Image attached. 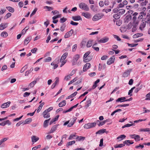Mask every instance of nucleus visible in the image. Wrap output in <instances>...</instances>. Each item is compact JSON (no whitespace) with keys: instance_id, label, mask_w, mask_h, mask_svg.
<instances>
[{"instance_id":"f257e3e1","label":"nucleus","mask_w":150,"mask_h":150,"mask_svg":"<svg viewBox=\"0 0 150 150\" xmlns=\"http://www.w3.org/2000/svg\"><path fill=\"white\" fill-rule=\"evenodd\" d=\"M91 53L90 51H88L86 52L83 57V61L84 62H87L90 61L92 59L93 56L91 55H89Z\"/></svg>"},{"instance_id":"f03ea898","label":"nucleus","mask_w":150,"mask_h":150,"mask_svg":"<svg viewBox=\"0 0 150 150\" xmlns=\"http://www.w3.org/2000/svg\"><path fill=\"white\" fill-rule=\"evenodd\" d=\"M104 16V15L102 13H98L95 15L93 17L92 20L96 21L100 19Z\"/></svg>"},{"instance_id":"7ed1b4c3","label":"nucleus","mask_w":150,"mask_h":150,"mask_svg":"<svg viewBox=\"0 0 150 150\" xmlns=\"http://www.w3.org/2000/svg\"><path fill=\"white\" fill-rule=\"evenodd\" d=\"M79 7L80 8L86 11H88L89 9L88 6L83 3H82L79 4Z\"/></svg>"},{"instance_id":"20e7f679","label":"nucleus","mask_w":150,"mask_h":150,"mask_svg":"<svg viewBox=\"0 0 150 150\" xmlns=\"http://www.w3.org/2000/svg\"><path fill=\"white\" fill-rule=\"evenodd\" d=\"M130 137L134 139L136 142H138L140 140V137L139 135L136 134H130L129 135Z\"/></svg>"},{"instance_id":"39448f33","label":"nucleus","mask_w":150,"mask_h":150,"mask_svg":"<svg viewBox=\"0 0 150 150\" xmlns=\"http://www.w3.org/2000/svg\"><path fill=\"white\" fill-rule=\"evenodd\" d=\"M80 57V56L79 54H77L74 56L72 61V65H73L76 64L77 61Z\"/></svg>"},{"instance_id":"423d86ee","label":"nucleus","mask_w":150,"mask_h":150,"mask_svg":"<svg viewBox=\"0 0 150 150\" xmlns=\"http://www.w3.org/2000/svg\"><path fill=\"white\" fill-rule=\"evenodd\" d=\"M133 17L132 18V20L133 21V23L134 24H138L139 23V19L140 17H141V15H139L137 19L136 16H133Z\"/></svg>"},{"instance_id":"0eeeda50","label":"nucleus","mask_w":150,"mask_h":150,"mask_svg":"<svg viewBox=\"0 0 150 150\" xmlns=\"http://www.w3.org/2000/svg\"><path fill=\"white\" fill-rule=\"evenodd\" d=\"M132 18V16L131 15H127L124 19V22L125 23H127L131 20Z\"/></svg>"},{"instance_id":"6e6552de","label":"nucleus","mask_w":150,"mask_h":150,"mask_svg":"<svg viewBox=\"0 0 150 150\" xmlns=\"http://www.w3.org/2000/svg\"><path fill=\"white\" fill-rule=\"evenodd\" d=\"M74 32V30L73 29H71L69 31L67 32L64 35V37L65 38H66L69 37L71 36Z\"/></svg>"},{"instance_id":"1a4fd4ad","label":"nucleus","mask_w":150,"mask_h":150,"mask_svg":"<svg viewBox=\"0 0 150 150\" xmlns=\"http://www.w3.org/2000/svg\"><path fill=\"white\" fill-rule=\"evenodd\" d=\"M147 10L146 8L145 7H143L142 8V10H141V16L143 17H146V13ZM143 17H141V18H142Z\"/></svg>"},{"instance_id":"9d476101","label":"nucleus","mask_w":150,"mask_h":150,"mask_svg":"<svg viewBox=\"0 0 150 150\" xmlns=\"http://www.w3.org/2000/svg\"><path fill=\"white\" fill-rule=\"evenodd\" d=\"M132 70V69L127 70L125 71L123 74L122 76L124 77H126L128 76L130 74V72Z\"/></svg>"},{"instance_id":"9b49d317","label":"nucleus","mask_w":150,"mask_h":150,"mask_svg":"<svg viewBox=\"0 0 150 150\" xmlns=\"http://www.w3.org/2000/svg\"><path fill=\"white\" fill-rule=\"evenodd\" d=\"M109 40V38H108L105 37L99 40L98 42L100 43H105L107 42Z\"/></svg>"},{"instance_id":"f8f14e48","label":"nucleus","mask_w":150,"mask_h":150,"mask_svg":"<svg viewBox=\"0 0 150 150\" xmlns=\"http://www.w3.org/2000/svg\"><path fill=\"white\" fill-rule=\"evenodd\" d=\"M115 57L113 56L112 57H110L107 62V64L108 65H110L114 63L115 60Z\"/></svg>"},{"instance_id":"ddd939ff","label":"nucleus","mask_w":150,"mask_h":150,"mask_svg":"<svg viewBox=\"0 0 150 150\" xmlns=\"http://www.w3.org/2000/svg\"><path fill=\"white\" fill-rule=\"evenodd\" d=\"M82 15L84 16L85 18H88L90 19L91 18V14L88 13H85L83 12L82 13Z\"/></svg>"},{"instance_id":"4468645a","label":"nucleus","mask_w":150,"mask_h":150,"mask_svg":"<svg viewBox=\"0 0 150 150\" xmlns=\"http://www.w3.org/2000/svg\"><path fill=\"white\" fill-rule=\"evenodd\" d=\"M68 54V53L67 52L64 53L61 57L60 59V62H63L65 61L64 60L67 56Z\"/></svg>"},{"instance_id":"2eb2a0df","label":"nucleus","mask_w":150,"mask_h":150,"mask_svg":"<svg viewBox=\"0 0 150 150\" xmlns=\"http://www.w3.org/2000/svg\"><path fill=\"white\" fill-rule=\"evenodd\" d=\"M10 103L11 102L10 101H8L6 103L2 104L1 105V108H8L9 106Z\"/></svg>"},{"instance_id":"dca6fc26","label":"nucleus","mask_w":150,"mask_h":150,"mask_svg":"<svg viewBox=\"0 0 150 150\" xmlns=\"http://www.w3.org/2000/svg\"><path fill=\"white\" fill-rule=\"evenodd\" d=\"M91 66V64L89 63H86L84 66L83 69V71H86L87 69H88Z\"/></svg>"},{"instance_id":"f3484780","label":"nucleus","mask_w":150,"mask_h":150,"mask_svg":"<svg viewBox=\"0 0 150 150\" xmlns=\"http://www.w3.org/2000/svg\"><path fill=\"white\" fill-rule=\"evenodd\" d=\"M72 18L74 21H79L80 20H82V18L79 16H73Z\"/></svg>"},{"instance_id":"a211bd4d","label":"nucleus","mask_w":150,"mask_h":150,"mask_svg":"<svg viewBox=\"0 0 150 150\" xmlns=\"http://www.w3.org/2000/svg\"><path fill=\"white\" fill-rule=\"evenodd\" d=\"M59 125H56L53 126L51 128V130L49 133L51 134L53 133L56 130L57 126Z\"/></svg>"},{"instance_id":"6ab92c4d","label":"nucleus","mask_w":150,"mask_h":150,"mask_svg":"<svg viewBox=\"0 0 150 150\" xmlns=\"http://www.w3.org/2000/svg\"><path fill=\"white\" fill-rule=\"evenodd\" d=\"M31 39L32 37L31 36L28 37L25 39L24 41V45H26L28 44L31 40Z\"/></svg>"},{"instance_id":"aec40b11","label":"nucleus","mask_w":150,"mask_h":150,"mask_svg":"<svg viewBox=\"0 0 150 150\" xmlns=\"http://www.w3.org/2000/svg\"><path fill=\"white\" fill-rule=\"evenodd\" d=\"M39 80V79H36L34 81L30 83L28 85V86H29L30 88H32L33 87L35 84L36 83H37V81Z\"/></svg>"},{"instance_id":"412c9836","label":"nucleus","mask_w":150,"mask_h":150,"mask_svg":"<svg viewBox=\"0 0 150 150\" xmlns=\"http://www.w3.org/2000/svg\"><path fill=\"white\" fill-rule=\"evenodd\" d=\"M146 22V19L145 18L144 19V18L141 22V30H142V28H144L145 26Z\"/></svg>"},{"instance_id":"4be33fe9","label":"nucleus","mask_w":150,"mask_h":150,"mask_svg":"<svg viewBox=\"0 0 150 150\" xmlns=\"http://www.w3.org/2000/svg\"><path fill=\"white\" fill-rule=\"evenodd\" d=\"M123 143L125 144H126L127 145L129 146L130 144H133L134 142L130 140H126L123 142Z\"/></svg>"},{"instance_id":"5701e85b","label":"nucleus","mask_w":150,"mask_h":150,"mask_svg":"<svg viewBox=\"0 0 150 150\" xmlns=\"http://www.w3.org/2000/svg\"><path fill=\"white\" fill-rule=\"evenodd\" d=\"M106 132V129H102L99 130L97 132L96 134H101L104 133Z\"/></svg>"},{"instance_id":"b1692460","label":"nucleus","mask_w":150,"mask_h":150,"mask_svg":"<svg viewBox=\"0 0 150 150\" xmlns=\"http://www.w3.org/2000/svg\"><path fill=\"white\" fill-rule=\"evenodd\" d=\"M50 120V118H49V119L47 120L44 121L43 125V127H44L45 128L48 126V125L49 121Z\"/></svg>"},{"instance_id":"393cba45","label":"nucleus","mask_w":150,"mask_h":150,"mask_svg":"<svg viewBox=\"0 0 150 150\" xmlns=\"http://www.w3.org/2000/svg\"><path fill=\"white\" fill-rule=\"evenodd\" d=\"M126 136L124 134H122L117 137V139L119 140V141H120L125 139Z\"/></svg>"},{"instance_id":"a878e982","label":"nucleus","mask_w":150,"mask_h":150,"mask_svg":"<svg viewBox=\"0 0 150 150\" xmlns=\"http://www.w3.org/2000/svg\"><path fill=\"white\" fill-rule=\"evenodd\" d=\"M7 27V24L1 23L0 25V30H2L4 29Z\"/></svg>"},{"instance_id":"bb28decb","label":"nucleus","mask_w":150,"mask_h":150,"mask_svg":"<svg viewBox=\"0 0 150 150\" xmlns=\"http://www.w3.org/2000/svg\"><path fill=\"white\" fill-rule=\"evenodd\" d=\"M56 80L55 82L52 84L51 86V88L52 89L54 88L56 86L57 84L59 83V79L58 78H56Z\"/></svg>"},{"instance_id":"cd10ccee","label":"nucleus","mask_w":150,"mask_h":150,"mask_svg":"<svg viewBox=\"0 0 150 150\" xmlns=\"http://www.w3.org/2000/svg\"><path fill=\"white\" fill-rule=\"evenodd\" d=\"M32 120L31 118H28L26 119L23 122V125L29 124L31 122Z\"/></svg>"},{"instance_id":"c85d7f7f","label":"nucleus","mask_w":150,"mask_h":150,"mask_svg":"<svg viewBox=\"0 0 150 150\" xmlns=\"http://www.w3.org/2000/svg\"><path fill=\"white\" fill-rule=\"evenodd\" d=\"M32 141L33 142H35L39 139L38 137H36L35 136H33L31 138Z\"/></svg>"},{"instance_id":"c756f323","label":"nucleus","mask_w":150,"mask_h":150,"mask_svg":"<svg viewBox=\"0 0 150 150\" xmlns=\"http://www.w3.org/2000/svg\"><path fill=\"white\" fill-rule=\"evenodd\" d=\"M66 103V101L64 100L61 102H60L59 104V107H61L65 106Z\"/></svg>"},{"instance_id":"7c9ffc66","label":"nucleus","mask_w":150,"mask_h":150,"mask_svg":"<svg viewBox=\"0 0 150 150\" xmlns=\"http://www.w3.org/2000/svg\"><path fill=\"white\" fill-rule=\"evenodd\" d=\"M125 145L124 144H116L114 146L115 148H121L124 146Z\"/></svg>"},{"instance_id":"2f4dec72","label":"nucleus","mask_w":150,"mask_h":150,"mask_svg":"<svg viewBox=\"0 0 150 150\" xmlns=\"http://www.w3.org/2000/svg\"><path fill=\"white\" fill-rule=\"evenodd\" d=\"M29 28V26H26L22 31L21 33L23 35H24L26 31Z\"/></svg>"},{"instance_id":"473e14b6","label":"nucleus","mask_w":150,"mask_h":150,"mask_svg":"<svg viewBox=\"0 0 150 150\" xmlns=\"http://www.w3.org/2000/svg\"><path fill=\"white\" fill-rule=\"evenodd\" d=\"M96 123L99 127H100L104 124L103 121L100 122L99 120H97Z\"/></svg>"},{"instance_id":"72a5a7b5","label":"nucleus","mask_w":150,"mask_h":150,"mask_svg":"<svg viewBox=\"0 0 150 150\" xmlns=\"http://www.w3.org/2000/svg\"><path fill=\"white\" fill-rule=\"evenodd\" d=\"M120 13H118L114 14L113 16V17L115 19H118L120 18Z\"/></svg>"},{"instance_id":"f704fd0d","label":"nucleus","mask_w":150,"mask_h":150,"mask_svg":"<svg viewBox=\"0 0 150 150\" xmlns=\"http://www.w3.org/2000/svg\"><path fill=\"white\" fill-rule=\"evenodd\" d=\"M43 115V117L45 118H47L50 117V115L49 113H44V112L42 113Z\"/></svg>"},{"instance_id":"c9c22d12","label":"nucleus","mask_w":150,"mask_h":150,"mask_svg":"<svg viewBox=\"0 0 150 150\" xmlns=\"http://www.w3.org/2000/svg\"><path fill=\"white\" fill-rule=\"evenodd\" d=\"M44 8L45 9H47V11H50L51 10H53L54 9L52 7L48 6H44Z\"/></svg>"},{"instance_id":"e433bc0d","label":"nucleus","mask_w":150,"mask_h":150,"mask_svg":"<svg viewBox=\"0 0 150 150\" xmlns=\"http://www.w3.org/2000/svg\"><path fill=\"white\" fill-rule=\"evenodd\" d=\"M1 36L4 38L8 36V34L7 33L6 31H4L2 32L1 34Z\"/></svg>"},{"instance_id":"4c0bfd02","label":"nucleus","mask_w":150,"mask_h":150,"mask_svg":"<svg viewBox=\"0 0 150 150\" xmlns=\"http://www.w3.org/2000/svg\"><path fill=\"white\" fill-rule=\"evenodd\" d=\"M6 8L10 12L13 13L14 12V9L10 6H8V7H6Z\"/></svg>"},{"instance_id":"58836bf2","label":"nucleus","mask_w":150,"mask_h":150,"mask_svg":"<svg viewBox=\"0 0 150 150\" xmlns=\"http://www.w3.org/2000/svg\"><path fill=\"white\" fill-rule=\"evenodd\" d=\"M75 141L73 140L71 142H69L67 144L66 146L68 147L69 146H71L73 144H74L75 143Z\"/></svg>"},{"instance_id":"ea45409f","label":"nucleus","mask_w":150,"mask_h":150,"mask_svg":"<svg viewBox=\"0 0 150 150\" xmlns=\"http://www.w3.org/2000/svg\"><path fill=\"white\" fill-rule=\"evenodd\" d=\"M53 109V108L52 107H50L47 109L45 110L44 112V113H48L50 111L52 110Z\"/></svg>"},{"instance_id":"a19ab883","label":"nucleus","mask_w":150,"mask_h":150,"mask_svg":"<svg viewBox=\"0 0 150 150\" xmlns=\"http://www.w3.org/2000/svg\"><path fill=\"white\" fill-rule=\"evenodd\" d=\"M92 40H89L87 42L86 44V46L87 47H90L92 46Z\"/></svg>"},{"instance_id":"79ce46f5","label":"nucleus","mask_w":150,"mask_h":150,"mask_svg":"<svg viewBox=\"0 0 150 150\" xmlns=\"http://www.w3.org/2000/svg\"><path fill=\"white\" fill-rule=\"evenodd\" d=\"M129 105V104H124L123 105H117L116 108H117L118 107H125L126 106H128Z\"/></svg>"},{"instance_id":"37998d69","label":"nucleus","mask_w":150,"mask_h":150,"mask_svg":"<svg viewBox=\"0 0 150 150\" xmlns=\"http://www.w3.org/2000/svg\"><path fill=\"white\" fill-rule=\"evenodd\" d=\"M135 87H134L132 88H131V89L129 91L128 94V95H130V96H132V94H131V93L132 92L133 90L134 89H135Z\"/></svg>"},{"instance_id":"c03bdc74","label":"nucleus","mask_w":150,"mask_h":150,"mask_svg":"<svg viewBox=\"0 0 150 150\" xmlns=\"http://www.w3.org/2000/svg\"><path fill=\"white\" fill-rule=\"evenodd\" d=\"M134 125V124L133 123L132 124H127L123 126L122 127V128H124L126 127H129L133 125Z\"/></svg>"},{"instance_id":"a18cd8bd","label":"nucleus","mask_w":150,"mask_h":150,"mask_svg":"<svg viewBox=\"0 0 150 150\" xmlns=\"http://www.w3.org/2000/svg\"><path fill=\"white\" fill-rule=\"evenodd\" d=\"M84 128L88 129L91 128L90 126V123L85 124L84 126Z\"/></svg>"},{"instance_id":"49530a36","label":"nucleus","mask_w":150,"mask_h":150,"mask_svg":"<svg viewBox=\"0 0 150 150\" xmlns=\"http://www.w3.org/2000/svg\"><path fill=\"white\" fill-rule=\"evenodd\" d=\"M52 60V58L51 57H49L44 59V62H49Z\"/></svg>"},{"instance_id":"de8ad7c7","label":"nucleus","mask_w":150,"mask_h":150,"mask_svg":"<svg viewBox=\"0 0 150 150\" xmlns=\"http://www.w3.org/2000/svg\"><path fill=\"white\" fill-rule=\"evenodd\" d=\"M133 27L132 29V32H134L137 29L136 27L138 24H134Z\"/></svg>"},{"instance_id":"09e8293b","label":"nucleus","mask_w":150,"mask_h":150,"mask_svg":"<svg viewBox=\"0 0 150 150\" xmlns=\"http://www.w3.org/2000/svg\"><path fill=\"white\" fill-rule=\"evenodd\" d=\"M77 91H76L73 93L70 96H69L68 97V98H70L73 97L75 96L77 94Z\"/></svg>"},{"instance_id":"8fccbe9b","label":"nucleus","mask_w":150,"mask_h":150,"mask_svg":"<svg viewBox=\"0 0 150 150\" xmlns=\"http://www.w3.org/2000/svg\"><path fill=\"white\" fill-rule=\"evenodd\" d=\"M125 10L124 9H119V13H120V14L122 15V14H123L125 12Z\"/></svg>"},{"instance_id":"3c124183","label":"nucleus","mask_w":150,"mask_h":150,"mask_svg":"<svg viewBox=\"0 0 150 150\" xmlns=\"http://www.w3.org/2000/svg\"><path fill=\"white\" fill-rule=\"evenodd\" d=\"M122 110L121 109H117L114 111L111 114V115L113 116L115 113H116L120 111H121Z\"/></svg>"},{"instance_id":"603ef678","label":"nucleus","mask_w":150,"mask_h":150,"mask_svg":"<svg viewBox=\"0 0 150 150\" xmlns=\"http://www.w3.org/2000/svg\"><path fill=\"white\" fill-rule=\"evenodd\" d=\"M67 20V19L66 18H64V17H63L62 18H61L59 20V22L61 23H63L64 22L66 21Z\"/></svg>"},{"instance_id":"864d4df0","label":"nucleus","mask_w":150,"mask_h":150,"mask_svg":"<svg viewBox=\"0 0 150 150\" xmlns=\"http://www.w3.org/2000/svg\"><path fill=\"white\" fill-rule=\"evenodd\" d=\"M82 80V78H80V79L78 81L75 83L74 84L75 85H77L81 83Z\"/></svg>"},{"instance_id":"5fc2aeb1","label":"nucleus","mask_w":150,"mask_h":150,"mask_svg":"<svg viewBox=\"0 0 150 150\" xmlns=\"http://www.w3.org/2000/svg\"><path fill=\"white\" fill-rule=\"evenodd\" d=\"M144 0H141V1H143L141 2V5H146L148 3V1L147 0H145L144 1Z\"/></svg>"},{"instance_id":"6e6d98bb","label":"nucleus","mask_w":150,"mask_h":150,"mask_svg":"<svg viewBox=\"0 0 150 150\" xmlns=\"http://www.w3.org/2000/svg\"><path fill=\"white\" fill-rule=\"evenodd\" d=\"M111 10V9L110 8L104 9L102 11L105 12L106 13H107L108 12L110 11Z\"/></svg>"},{"instance_id":"4d7b16f0","label":"nucleus","mask_w":150,"mask_h":150,"mask_svg":"<svg viewBox=\"0 0 150 150\" xmlns=\"http://www.w3.org/2000/svg\"><path fill=\"white\" fill-rule=\"evenodd\" d=\"M51 65L52 66H54L53 68L54 69H56L58 66V65L57 64H54V62L51 63Z\"/></svg>"},{"instance_id":"13d9d810","label":"nucleus","mask_w":150,"mask_h":150,"mask_svg":"<svg viewBox=\"0 0 150 150\" xmlns=\"http://www.w3.org/2000/svg\"><path fill=\"white\" fill-rule=\"evenodd\" d=\"M65 27V24H63L62 26L60 27V30L62 31H63L64 30Z\"/></svg>"},{"instance_id":"bf43d9fd","label":"nucleus","mask_w":150,"mask_h":150,"mask_svg":"<svg viewBox=\"0 0 150 150\" xmlns=\"http://www.w3.org/2000/svg\"><path fill=\"white\" fill-rule=\"evenodd\" d=\"M143 113H147L150 112V110H146V108L144 107L143 108Z\"/></svg>"},{"instance_id":"052dcab7","label":"nucleus","mask_w":150,"mask_h":150,"mask_svg":"<svg viewBox=\"0 0 150 150\" xmlns=\"http://www.w3.org/2000/svg\"><path fill=\"white\" fill-rule=\"evenodd\" d=\"M37 50L38 49L37 48H35L31 49V51L33 53H35Z\"/></svg>"},{"instance_id":"680f3d73","label":"nucleus","mask_w":150,"mask_h":150,"mask_svg":"<svg viewBox=\"0 0 150 150\" xmlns=\"http://www.w3.org/2000/svg\"><path fill=\"white\" fill-rule=\"evenodd\" d=\"M95 45H93V46H92V48L96 51L97 52H98L99 51V48L98 47H95Z\"/></svg>"},{"instance_id":"e2e57ef3","label":"nucleus","mask_w":150,"mask_h":150,"mask_svg":"<svg viewBox=\"0 0 150 150\" xmlns=\"http://www.w3.org/2000/svg\"><path fill=\"white\" fill-rule=\"evenodd\" d=\"M122 23V21L120 20H118L116 22V25L118 26H120Z\"/></svg>"},{"instance_id":"0e129e2a","label":"nucleus","mask_w":150,"mask_h":150,"mask_svg":"<svg viewBox=\"0 0 150 150\" xmlns=\"http://www.w3.org/2000/svg\"><path fill=\"white\" fill-rule=\"evenodd\" d=\"M116 102H125V101H123L122 97L118 98L116 100Z\"/></svg>"},{"instance_id":"69168bd1","label":"nucleus","mask_w":150,"mask_h":150,"mask_svg":"<svg viewBox=\"0 0 150 150\" xmlns=\"http://www.w3.org/2000/svg\"><path fill=\"white\" fill-rule=\"evenodd\" d=\"M132 23L131 22L129 23L127 26V29H130L132 27Z\"/></svg>"},{"instance_id":"338daca9","label":"nucleus","mask_w":150,"mask_h":150,"mask_svg":"<svg viewBox=\"0 0 150 150\" xmlns=\"http://www.w3.org/2000/svg\"><path fill=\"white\" fill-rule=\"evenodd\" d=\"M77 80V79L76 77L74 78V79H73V80H71L70 81L69 83L68 84V85H69L70 84L72 83H73L74 82L76 81Z\"/></svg>"},{"instance_id":"774afa93","label":"nucleus","mask_w":150,"mask_h":150,"mask_svg":"<svg viewBox=\"0 0 150 150\" xmlns=\"http://www.w3.org/2000/svg\"><path fill=\"white\" fill-rule=\"evenodd\" d=\"M140 34H141L140 33H137L136 34L133 35V37L134 38H137L139 37V36H140L139 35Z\"/></svg>"}]
</instances>
